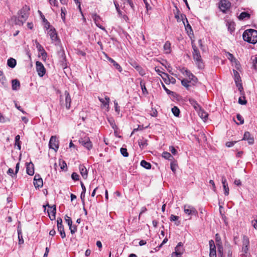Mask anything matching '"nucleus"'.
<instances>
[{
	"label": "nucleus",
	"mask_w": 257,
	"mask_h": 257,
	"mask_svg": "<svg viewBox=\"0 0 257 257\" xmlns=\"http://www.w3.org/2000/svg\"><path fill=\"white\" fill-rule=\"evenodd\" d=\"M189 102L190 104L194 108V109L197 111L198 109H199L200 108V106L198 104V103L196 102V100H195L194 99L190 98L189 99Z\"/></svg>",
	"instance_id": "nucleus-29"
},
{
	"label": "nucleus",
	"mask_w": 257,
	"mask_h": 257,
	"mask_svg": "<svg viewBox=\"0 0 257 257\" xmlns=\"http://www.w3.org/2000/svg\"><path fill=\"white\" fill-rule=\"evenodd\" d=\"M69 229L70 230L71 233L72 234H74L77 230V228L75 225H71L69 227Z\"/></svg>",
	"instance_id": "nucleus-57"
},
{
	"label": "nucleus",
	"mask_w": 257,
	"mask_h": 257,
	"mask_svg": "<svg viewBox=\"0 0 257 257\" xmlns=\"http://www.w3.org/2000/svg\"><path fill=\"white\" fill-rule=\"evenodd\" d=\"M184 73L188 77L190 82L193 81V83H195L197 81V78L187 70H185Z\"/></svg>",
	"instance_id": "nucleus-24"
},
{
	"label": "nucleus",
	"mask_w": 257,
	"mask_h": 257,
	"mask_svg": "<svg viewBox=\"0 0 257 257\" xmlns=\"http://www.w3.org/2000/svg\"><path fill=\"white\" fill-rule=\"evenodd\" d=\"M20 136L19 135H17L15 137V146L17 147L18 149L20 150L21 149V142L20 141Z\"/></svg>",
	"instance_id": "nucleus-34"
},
{
	"label": "nucleus",
	"mask_w": 257,
	"mask_h": 257,
	"mask_svg": "<svg viewBox=\"0 0 257 257\" xmlns=\"http://www.w3.org/2000/svg\"><path fill=\"white\" fill-rule=\"evenodd\" d=\"M248 250V246L242 245V252L243 253V255H245L246 253H247Z\"/></svg>",
	"instance_id": "nucleus-60"
},
{
	"label": "nucleus",
	"mask_w": 257,
	"mask_h": 257,
	"mask_svg": "<svg viewBox=\"0 0 257 257\" xmlns=\"http://www.w3.org/2000/svg\"><path fill=\"white\" fill-rule=\"evenodd\" d=\"M108 60L113 64V65L114 67L119 72H121L122 71V69L121 67L116 62H115L113 59L112 58L107 57Z\"/></svg>",
	"instance_id": "nucleus-25"
},
{
	"label": "nucleus",
	"mask_w": 257,
	"mask_h": 257,
	"mask_svg": "<svg viewBox=\"0 0 257 257\" xmlns=\"http://www.w3.org/2000/svg\"><path fill=\"white\" fill-rule=\"evenodd\" d=\"M197 111L199 116L203 119L204 121H205L208 117V113L202 109L201 107Z\"/></svg>",
	"instance_id": "nucleus-23"
},
{
	"label": "nucleus",
	"mask_w": 257,
	"mask_h": 257,
	"mask_svg": "<svg viewBox=\"0 0 257 257\" xmlns=\"http://www.w3.org/2000/svg\"><path fill=\"white\" fill-rule=\"evenodd\" d=\"M193 51V58L195 62V64L197 65L199 69H201L203 67L204 65L203 60L201 58L200 52L197 49V47L194 45H192Z\"/></svg>",
	"instance_id": "nucleus-2"
},
{
	"label": "nucleus",
	"mask_w": 257,
	"mask_h": 257,
	"mask_svg": "<svg viewBox=\"0 0 257 257\" xmlns=\"http://www.w3.org/2000/svg\"><path fill=\"white\" fill-rule=\"evenodd\" d=\"M163 49L165 53L166 54H170L171 52V43L169 41H167L165 42Z\"/></svg>",
	"instance_id": "nucleus-27"
},
{
	"label": "nucleus",
	"mask_w": 257,
	"mask_h": 257,
	"mask_svg": "<svg viewBox=\"0 0 257 257\" xmlns=\"http://www.w3.org/2000/svg\"><path fill=\"white\" fill-rule=\"evenodd\" d=\"M177 168V165L172 162L171 163V169L175 173Z\"/></svg>",
	"instance_id": "nucleus-56"
},
{
	"label": "nucleus",
	"mask_w": 257,
	"mask_h": 257,
	"mask_svg": "<svg viewBox=\"0 0 257 257\" xmlns=\"http://www.w3.org/2000/svg\"><path fill=\"white\" fill-rule=\"evenodd\" d=\"M7 174L12 176V177H13L14 176H15L16 175L15 174V173H14L13 169L11 168L9 169L7 172Z\"/></svg>",
	"instance_id": "nucleus-59"
},
{
	"label": "nucleus",
	"mask_w": 257,
	"mask_h": 257,
	"mask_svg": "<svg viewBox=\"0 0 257 257\" xmlns=\"http://www.w3.org/2000/svg\"><path fill=\"white\" fill-rule=\"evenodd\" d=\"M226 56L228 60L231 62L232 65L234 66L236 69L239 70L240 68V65L238 61L233 56V55L227 52Z\"/></svg>",
	"instance_id": "nucleus-7"
},
{
	"label": "nucleus",
	"mask_w": 257,
	"mask_h": 257,
	"mask_svg": "<svg viewBox=\"0 0 257 257\" xmlns=\"http://www.w3.org/2000/svg\"><path fill=\"white\" fill-rule=\"evenodd\" d=\"M16 64L17 61L15 59L11 58L8 60L7 65L10 67L13 68L16 66Z\"/></svg>",
	"instance_id": "nucleus-30"
},
{
	"label": "nucleus",
	"mask_w": 257,
	"mask_h": 257,
	"mask_svg": "<svg viewBox=\"0 0 257 257\" xmlns=\"http://www.w3.org/2000/svg\"><path fill=\"white\" fill-rule=\"evenodd\" d=\"M58 54L59 56L62 58V60L65 59V55L64 50H62L59 52Z\"/></svg>",
	"instance_id": "nucleus-63"
},
{
	"label": "nucleus",
	"mask_w": 257,
	"mask_h": 257,
	"mask_svg": "<svg viewBox=\"0 0 257 257\" xmlns=\"http://www.w3.org/2000/svg\"><path fill=\"white\" fill-rule=\"evenodd\" d=\"M57 228H58V231L59 232V233L61 236V237L62 238H65L66 236V235H65V233L64 231L63 225L57 227Z\"/></svg>",
	"instance_id": "nucleus-38"
},
{
	"label": "nucleus",
	"mask_w": 257,
	"mask_h": 257,
	"mask_svg": "<svg viewBox=\"0 0 257 257\" xmlns=\"http://www.w3.org/2000/svg\"><path fill=\"white\" fill-rule=\"evenodd\" d=\"M65 97V103L64 104L63 101V96H60V103L61 105L64 104L67 109H69L71 106V99L69 92L67 91H65L64 92Z\"/></svg>",
	"instance_id": "nucleus-4"
},
{
	"label": "nucleus",
	"mask_w": 257,
	"mask_h": 257,
	"mask_svg": "<svg viewBox=\"0 0 257 257\" xmlns=\"http://www.w3.org/2000/svg\"><path fill=\"white\" fill-rule=\"evenodd\" d=\"M47 34L50 36L52 42H55L58 40L57 34L54 28H50L48 31Z\"/></svg>",
	"instance_id": "nucleus-13"
},
{
	"label": "nucleus",
	"mask_w": 257,
	"mask_h": 257,
	"mask_svg": "<svg viewBox=\"0 0 257 257\" xmlns=\"http://www.w3.org/2000/svg\"><path fill=\"white\" fill-rule=\"evenodd\" d=\"M59 165L62 170H64L67 167V165L65 162L63 160H59Z\"/></svg>",
	"instance_id": "nucleus-47"
},
{
	"label": "nucleus",
	"mask_w": 257,
	"mask_h": 257,
	"mask_svg": "<svg viewBox=\"0 0 257 257\" xmlns=\"http://www.w3.org/2000/svg\"><path fill=\"white\" fill-rule=\"evenodd\" d=\"M184 211L185 213L188 215H196L198 214L196 209L192 206L185 204L183 206Z\"/></svg>",
	"instance_id": "nucleus-6"
},
{
	"label": "nucleus",
	"mask_w": 257,
	"mask_h": 257,
	"mask_svg": "<svg viewBox=\"0 0 257 257\" xmlns=\"http://www.w3.org/2000/svg\"><path fill=\"white\" fill-rule=\"evenodd\" d=\"M114 107H115V111L118 113H119L120 112V108L119 106H118V103L116 100L114 101Z\"/></svg>",
	"instance_id": "nucleus-53"
},
{
	"label": "nucleus",
	"mask_w": 257,
	"mask_h": 257,
	"mask_svg": "<svg viewBox=\"0 0 257 257\" xmlns=\"http://www.w3.org/2000/svg\"><path fill=\"white\" fill-rule=\"evenodd\" d=\"M49 146L50 148L52 149L57 151L59 148L58 141L56 140L55 136H52L50 138Z\"/></svg>",
	"instance_id": "nucleus-11"
},
{
	"label": "nucleus",
	"mask_w": 257,
	"mask_h": 257,
	"mask_svg": "<svg viewBox=\"0 0 257 257\" xmlns=\"http://www.w3.org/2000/svg\"><path fill=\"white\" fill-rule=\"evenodd\" d=\"M186 22L187 23V25H185V23L184 22H183V23L185 25V29L187 31L188 33H189V31H190V32H192V28H191V26L188 24V21L187 20V19L186 18Z\"/></svg>",
	"instance_id": "nucleus-51"
},
{
	"label": "nucleus",
	"mask_w": 257,
	"mask_h": 257,
	"mask_svg": "<svg viewBox=\"0 0 257 257\" xmlns=\"http://www.w3.org/2000/svg\"><path fill=\"white\" fill-rule=\"evenodd\" d=\"M221 183L224 190V194L225 196H228L229 195V189L226 179L224 176H222L221 177Z\"/></svg>",
	"instance_id": "nucleus-15"
},
{
	"label": "nucleus",
	"mask_w": 257,
	"mask_h": 257,
	"mask_svg": "<svg viewBox=\"0 0 257 257\" xmlns=\"http://www.w3.org/2000/svg\"><path fill=\"white\" fill-rule=\"evenodd\" d=\"M27 173L28 175L32 176L34 174L33 164L32 163L27 165Z\"/></svg>",
	"instance_id": "nucleus-26"
},
{
	"label": "nucleus",
	"mask_w": 257,
	"mask_h": 257,
	"mask_svg": "<svg viewBox=\"0 0 257 257\" xmlns=\"http://www.w3.org/2000/svg\"><path fill=\"white\" fill-rule=\"evenodd\" d=\"M0 82L4 87L7 86L8 84L7 79L3 73H2V75L0 76Z\"/></svg>",
	"instance_id": "nucleus-33"
},
{
	"label": "nucleus",
	"mask_w": 257,
	"mask_h": 257,
	"mask_svg": "<svg viewBox=\"0 0 257 257\" xmlns=\"http://www.w3.org/2000/svg\"><path fill=\"white\" fill-rule=\"evenodd\" d=\"M107 120H108L110 125L111 126V127L114 130L116 129L117 127H116V125L115 124L114 120L113 119V118H112V117L108 118Z\"/></svg>",
	"instance_id": "nucleus-39"
},
{
	"label": "nucleus",
	"mask_w": 257,
	"mask_h": 257,
	"mask_svg": "<svg viewBox=\"0 0 257 257\" xmlns=\"http://www.w3.org/2000/svg\"><path fill=\"white\" fill-rule=\"evenodd\" d=\"M79 175L75 172H74L71 175V178L73 180L77 181L79 180Z\"/></svg>",
	"instance_id": "nucleus-54"
},
{
	"label": "nucleus",
	"mask_w": 257,
	"mask_h": 257,
	"mask_svg": "<svg viewBox=\"0 0 257 257\" xmlns=\"http://www.w3.org/2000/svg\"><path fill=\"white\" fill-rule=\"evenodd\" d=\"M140 86L141 87L143 93L144 94H147L148 91L146 87L145 83L142 80H141L140 82Z\"/></svg>",
	"instance_id": "nucleus-41"
},
{
	"label": "nucleus",
	"mask_w": 257,
	"mask_h": 257,
	"mask_svg": "<svg viewBox=\"0 0 257 257\" xmlns=\"http://www.w3.org/2000/svg\"><path fill=\"white\" fill-rule=\"evenodd\" d=\"M242 243L243 245L248 246L249 244V241L248 238L247 236H244L243 237Z\"/></svg>",
	"instance_id": "nucleus-43"
},
{
	"label": "nucleus",
	"mask_w": 257,
	"mask_h": 257,
	"mask_svg": "<svg viewBox=\"0 0 257 257\" xmlns=\"http://www.w3.org/2000/svg\"><path fill=\"white\" fill-rule=\"evenodd\" d=\"M210 246V257H216V247L213 240H210L209 242Z\"/></svg>",
	"instance_id": "nucleus-16"
},
{
	"label": "nucleus",
	"mask_w": 257,
	"mask_h": 257,
	"mask_svg": "<svg viewBox=\"0 0 257 257\" xmlns=\"http://www.w3.org/2000/svg\"><path fill=\"white\" fill-rule=\"evenodd\" d=\"M227 254V257H232V251L231 249L230 246H229L228 248Z\"/></svg>",
	"instance_id": "nucleus-62"
},
{
	"label": "nucleus",
	"mask_w": 257,
	"mask_h": 257,
	"mask_svg": "<svg viewBox=\"0 0 257 257\" xmlns=\"http://www.w3.org/2000/svg\"><path fill=\"white\" fill-rule=\"evenodd\" d=\"M61 17L64 22H65L66 9L65 8H61Z\"/></svg>",
	"instance_id": "nucleus-42"
},
{
	"label": "nucleus",
	"mask_w": 257,
	"mask_h": 257,
	"mask_svg": "<svg viewBox=\"0 0 257 257\" xmlns=\"http://www.w3.org/2000/svg\"><path fill=\"white\" fill-rule=\"evenodd\" d=\"M170 151L172 153V154L174 155L177 154V151L175 148L173 146H170L169 149Z\"/></svg>",
	"instance_id": "nucleus-64"
},
{
	"label": "nucleus",
	"mask_w": 257,
	"mask_h": 257,
	"mask_svg": "<svg viewBox=\"0 0 257 257\" xmlns=\"http://www.w3.org/2000/svg\"><path fill=\"white\" fill-rule=\"evenodd\" d=\"M231 7V3L228 0H221L219 3V8L223 13H225Z\"/></svg>",
	"instance_id": "nucleus-9"
},
{
	"label": "nucleus",
	"mask_w": 257,
	"mask_h": 257,
	"mask_svg": "<svg viewBox=\"0 0 257 257\" xmlns=\"http://www.w3.org/2000/svg\"><path fill=\"white\" fill-rule=\"evenodd\" d=\"M141 165L147 169H150L151 168V165L150 163L147 162L145 160H142L141 162Z\"/></svg>",
	"instance_id": "nucleus-35"
},
{
	"label": "nucleus",
	"mask_w": 257,
	"mask_h": 257,
	"mask_svg": "<svg viewBox=\"0 0 257 257\" xmlns=\"http://www.w3.org/2000/svg\"><path fill=\"white\" fill-rule=\"evenodd\" d=\"M155 71L158 73V74L161 76V77L164 80H166V78L162 75H165L168 78V75L167 74V73H165L163 72H162V71H161L159 68L158 67H155Z\"/></svg>",
	"instance_id": "nucleus-37"
},
{
	"label": "nucleus",
	"mask_w": 257,
	"mask_h": 257,
	"mask_svg": "<svg viewBox=\"0 0 257 257\" xmlns=\"http://www.w3.org/2000/svg\"><path fill=\"white\" fill-rule=\"evenodd\" d=\"M226 26L228 28V30L230 32V33H232L233 31H234V30L235 29V28H234L235 24L233 22H228L226 24Z\"/></svg>",
	"instance_id": "nucleus-36"
},
{
	"label": "nucleus",
	"mask_w": 257,
	"mask_h": 257,
	"mask_svg": "<svg viewBox=\"0 0 257 257\" xmlns=\"http://www.w3.org/2000/svg\"><path fill=\"white\" fill-rule=\"evenodd\" d=\"M12 89L13 90H17L20 87V83L17 79H14L12 81Z\"/></svg>",
	"instance_id": "nucleus-28"
},
{
	"label": "nucleus",
	"mask_w": 257,
	"mask_h": 257,
	"mask_svg": "<svg viewBox=\"0 0 257 257\" xmlns=\"http://www.w3.org/2000/svg\"><path fill=\"white\" fill-rule=\"evenodd\" d=\"M98 99L104 107H108L110 99L108 96H105L104 98L98 97Z\"/></svg>",
	"instance_id": "nucleus-22"
},
{
	"label": "nucleus",
	"mask_w": 257,
	"mask_h": 257,
	"mask_svg": "<svg viewBox=\"0 0 257 257\" xmlns=\"http://www.w3.org/2000/svg\"><path fill=\"white\" fill-rule=\"evenodd\" d=\"M30 7L27 5L24 6L21 10L19 12V18L22 19V20H18L20 22V23H18L19 25H23L24 21H26L29 15Z\"/></svg>",
	"instance_id": "nucleus-3"
},
{
	"label": "nucleus",
	"mask_w": 257,
	"mask_h": 257,
	"mask_svg": "<svg viewBox=\"0 0 257 257\" xmlns=\"http://www.w3.org/2000/svg\"><path fill=\"white\" fill-rule=\"evenodd\" d=\"M172 113H173V114L175 116H178L179 115L180 110L179 109V108L177 107L174 106L172 108Z\"/></svg>",
	"instance_id": "nucleus-40"
},
{
	"label": "nucleus",
	"mask_w": 257,
	"mask_h": 257,
	"mask_svg": "<svg viewBox=\"0 0 257 257\" xmlns=\"http://www.w3.org/2000/svg\"><path fill=\"white\" fill-rule=\"evenodd\" d=\"M162 157L166 159L170 160L172 158V156L170 153L167 152H164L162 154Z\"/></svg>",
	"instance_id": "nucleus-46"
},
{
	"label": "nucleus",
	"mask_w": 257,
	"mask_h": 257,
	"mask_svg": "<svg viewBox=\"0 0 257 257\" xmlns=\"http://www.w3.org/2000/svg\"><path fill=\"white\" fill-rule=\"evenodd\" d=\"M242 140L247 141L250 145H252L254 143L253 137H251L250 133L248 132H245Z\"/></svg>",
	"instance_id": "nucleus-19"
},
{
	"label": "nucleus",
	"mask_w": 257,
	"mask_h": 257,
	"mask_svg": "<svg viewBox=\"0 0 257 257\" xmlns=\"http://www.w3.org/2000/svg\"><path fill=\"white\" fill-rule=\"evenodd\" d=\"M80 173L84 179L87 178L88 172L86 167L83 165H80L79 167Z\"/></svg>",
	"instance_id": "nucleus-21"
},
{
	"label": "nucleus",
	"mask_w": 257,
	"mask_h": 257,
	"mask_svg": "<svg viewBox=\"0 0 257 257\" xmlns=\"http://www.w3.org/2000/svg\"><path fill=\"white\" fill-rule=\"evenodd\" d=\"M49 207V209L48 210L47 212L48 213V215L49 216V217L51 220H53L55 219V216H56V206L55 205H54L53 206L50 207L49 205H47Z\"/></svg>",
	"instance_id": "nucleus-18"
},
{
	"label": "nucleus",
	"mask_w": 257,
	"mask_h": 257,
	"mask_svg": "<svg viewBox=\"0 0 257 257\" xmlns=\"http://www.w3.org/2000/svg\"><path fill=\"white\" fill-rule=\"evenodd\" d=\"M184 251L183 244L181 242L178 243L175 248V251L171 254L172 257H181Z\"/></svg>",
	"instance_id": "nucleus-5"
},
{
	"label": "nucleus",
	"mask_w": 257,
	"mask_h": 257,
	"mask_svg": "<svg viewBox=\"0 0 257 257\" xmlns=\"http://www.w3.org/2000/svg\"><path fill=\"white\" fill-rule=\"evenodd\" d=\"M233 75H234V81L236 83V86L238 87V89L240 91L243 89L241 84V79L238 72L235 70H233Z\"/></svg>",
	"instance_id": "nucleus-12"
},
{
	"label": "nucleus",
	"mask_w": 257,
	"mask_h": 257,
	"mask_svg": "<svg viewBox=\"0 0 257 257\" xmlns=\"http://www.w3.org/2000/svg\"><path fill=\"white\" fill-rule=\"evenodd\" d=\"M244 41L254 44L257 42V31L254 29L245 30L242 35Z\"/></svg>",
	"instance_id": "nucleus-1"
},
{
	"label": "nucleus",
	"mask_w": 257,
	"mask_h": 257,
	"mask_svg": "<svg viewBox=\"0 0 257 257\" xmlns=\"http://www.w3.org/2000/svg\"><path fill=\"white\" fill-rule=\"evenodd\" d=\"M36 68L38 75L43 77L46 73V69L43 64L40 61L36 62Z\"/></svg>",
	"instance_id": "nucleus-10"
},
{
	"label": "nucleus",
	"mask_w": 257,
	"mask_h": 257,
	"mask_svg": "<svg viewBox=\"0 0 257 257\" xmlns=\"http://www.w3.org/2000/svg\"><path fill=\"white\" fill-rule=\"evenodd\" d=\"M167 241H168V239L167 238H164V240H163L162 243L159 246H157L156 248H155V250L156 251L159 250V249L160 248V247H162L163 244L166 243L167 242Z\"/></svg>",
	"instance_id": "nucleus-55"
},
{
	"label": "nucleus",
	"mask_w": 257,
	"mask_h": 257,
	"mask_svg": "<svg viewBox=\"0 0 257 257\" xmlns=\"http://www.w3.org/2000/svg\"><path fill=\"white\" fill-rule=\"evenodd\" d=\"M138 143H139V146L141 148H145L148 145V144H147V140L146 139H144V138L140 139L138 141Z\"/></svg>",
	"instance_id": "nucleus-32"
},
{
	"label": "nucleus",
	"mask_w": 257,
	"mask_h": 257,
	"mask_svg": "<svg viewBox=\"0 0 257 257\" xmlns=\"http://www.w3.org/2000/svg\"><path fill=\"white\" fill-rule=\"evenodd\" d=\"M65 219V221L68 224L69 227L72 225V221L70 217L68 216L67 215H66Z\"/></svg>",
	"instance_id": "nucleus-50"
},
{
	"label": "nucleus",
	"mask_w": 257,
	"mask_h": 257,
	"mask_svg": "<svg viewBox=\"0 0 257 257\" xmlns=\"http://www.w3.org/2000/svg\"><path fill=\"white\" fill-rule=\"evenodd\" d=\"M33 183L36 188L42 187L43 185V180L39 175L35 176Z\"/></svg>",
	"instance_id": "nucleus-14"
},
{
	"label": "nucleus",
	"mask_w": 257,
	"mask_h": 257,
	"mask_svg": "<svg viewBox=\"0 0 257 257\" xmlns=\"http://www.w3.org/2000/svg\"><path fill=\"white\" fill-rule=\"evenodd\" d=\"M44 22L45 23V24H44V28L46 29H47L48 31L49 30H50V28H52L51 26V25H50V23H49V22L47 20L44 19Z\"/></svg>",
	"instance_id": "nucleus-49"
},
{
	"label": "nucleus",
	"mask_w": 257,
	"mask_h": 257,
	"mask_svg": "<svg viewBox=\"0 0 257 257\" xmlns=\"http://www.w3.org/2000/svg\"><path fill=\"white\" fill-rule=\"evenodd\" d=\"M190 82V81L187 79H183L181 81V84L182 85H183L184 87L188 88L189 87L188 83Z\"/></svg>",
	"instance_id": "nucleus-52"
},
{
	"label": "nucleus",
	"mask_w": 257,
	"mask_h": 257,
	"mask_svg": "<svg viewBox=\"0 0 257 257\" xmlns=\"http://www.w3.org/2000/svg\"><path fill=\"white\" fill-rule=\"evenodd\" d=\"M236 118L238 120L240 121V124H243L244 122V120L242 117L239 114H237Z\"/></svg>",
	"instance_id": "nucleus-61"
},
{
	"label": "nucleus",
	"mask_w": 257,
	"mask_h": 257,
	"mask_svg": "<svg viewBox=\"0 0 257 257\" xmlns=\"http://www.w3.org/2000/svg\"><path fill=\"white\" fill-rule=\"evenodd\" d=\"M120 153L121 155L125 157H127L128 156V153L127 152V149L125 148H121L120 149Z\"/></svg>",
	"instance_id": "nucleus-45"
},
{
	"label": "nucleus",
	"mask_w": 257,
	"mask_h": 257,
	"mask_svg": "<svg viewBox=\"0 0 257 257\" xmlns=\"http://www.w3.org/2000/svg\"><path fill=\"white\" fill-rule=\"evenodd\" d=\"M79 142L88 150H90L92 147V144L88 137L80 139Z\"/></svg>",
	"instance_id": "nucleus-8"
},
{
	"label": "nucleus",
	"mask_w": 257,
	"mask_h": 257,
	"mask_svg": "<svg viewBox=\"0 0 257 257\" xmlns=\"http://www.w3.org/2000/svg\"><path fill=\"white\" fill-rule=\"evenodd\" d=\"M92 18L93 20L94 21L95 24L98 28L102 29V30H105V28L103 27L100 24V22L101 21V19L99 16L96 14H93Z\"/></svg>",
	"instance_id": "nucleus-17"
},
{
	"label": "nucleus",
	"mask_w": 257,
	"mask_h": 257,
	"mask_svg": "<svg viewBox=\"0 0 257 257\" xmlns=\"http://www.w3.org/2000/svg\"><path fill=\"white\" fill-rule=\"evenodd\" d=\"M250 14L247 12H242L240 13V15L238 16V19L240 20H243L245 19H249L250 18Z\"/></svg>",
	"instance_id": "nucleus-31"
},
{
	"label": "nucleus",
	"mask_w": 257,
	"mask_h": 257,
	"mask_svg": "<svg viewBox=\"0 0 257 257\" xmlns=\"http://www.w3.org/2000/svg\"><path fill=\"white\" fill-rule=\"evenodd\" d=\"M136 69L139 72L141 76H144L145 74L144 70L140 66H136Z\"/></svg>",
	"instance_id": "nucleus-44"
},
{
	"label": "nucleus",
	"mask_w": 257,
	"mask_h": 257,
	"mask_svg": "<svg viewBox=\"0 0 257 257\" xmlns=\"http://www.w3.org/2000/svg\"><path fill=\"white\" fill-rule=\"evenodd\" d=\"M35 43L36 44V48L37 50L41 52L42 56L44 58H46L47 56V54L45 51L43 47L40 44V43L37 41H35Z\"/></svg>",
	"instance_id": "nucleus-20"
},
{
	"label": "nucleus",
	"mask_w": 257,
	"mask_h": 257,
	"mask_svg": "<svg viewBox=\"0 0 257 257\" xmlns=\"http://www.w3.org/2000/svg\"><path fill=\"white\" fill-rule=\"evenodd\" d=\"M238 103L240 104L244 105V104H246L247 101L245 100V97L244 96H243V97H240L239 98V99H238Z\"/></svg>",
	"instance_id": "nucleus-48"
},
{
	"label": "nucleus",
	"mask_w": 257,
	"mask_h": 257,
	"mask_svg": "<svg viewBox=\"0 0 257 257\" xmlns=\"http://www.w3.org/2000/svg\"><path fill=\"white\" fill-rule=\"evenodd\" d=\"M179 217L172 214L170 216V219L171 221H177L178 220Z\"/></svg>",
	"instance_id": "nucleus-58"
}]
</instances>
